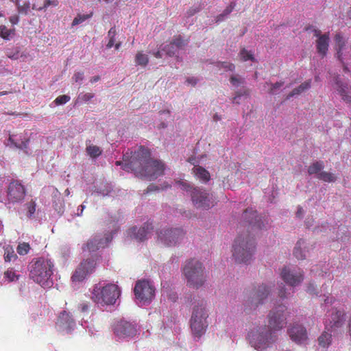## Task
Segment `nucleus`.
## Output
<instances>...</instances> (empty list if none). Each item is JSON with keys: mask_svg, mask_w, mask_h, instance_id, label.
<instances>
[{"mask_svg": "<svg viewBox=\"0 0 351 351\" xmlns=\"http://www.w3.org/2000/svg\"><path fill=\"white\" fill-rule=\"evenodd\" d=\"M123 169L127 171H134L137 176L154 180L163 175L165 164L151 158L149 151L141 146L134 152L131 160L125 164Z\"/></svg>", "mask_w": 351, "mask_h": 351, "instance_id": "nucleus-1", "label": "nucleus"}, {"mask_svg": "<svg viewBox=\"0 0 351 351\" xmlns=\"http://www.w3.org/2000/svg\"><path fill=\"white\" fill-rule=\"evenodd\" d=\"M247 339L250 345L258 351L271 346L276 341V335L265 324L254 325L248 331Z\"/></svg>", "mask_w": 351, "mask_h": 351, "instance_id": "nucleus-2", "label": "nucleus"}, {"mask_svg": "<svg viewBox=\"0 0 351 351\" xmlns=\"http://www.w3.org/2000/svg\"><path fill=\"white\" fill-rule=\"evenodd\" d=\"M182 273L186 280V285L193 289L200 288L206 280L203 264L195 258L186 261L182 268Z\"/></svg>", "mask_w": 351, "mask_h": 351, "instance_id": "nucleus-3", "label": "nucleus"}, {"mask_svg": "<svg viewBox=\"0 0 351 351\" xmlns=\"http://www.w3.org/2000/svg\"><path fill=\"white\" fill-rule=\"evenodd\" d=\"M255 242L248 232L239 234L234 240L232 256L237 263H247L255 251Z\"/></svg>", "mask_w": 351, "mask_h": 351, "instance_id": "nucleus-4", "label": "nucleus"}, {"mask_svg": "<svg viewBox=\"0 0 351 351\" xmlns=\"http://www.w3.org/2000/svg\"><path fill=\"white\" fill-rule=\"evenodd\" d=\"M270 292L271 288L265 284L258 285L245 290L243 301L244 311L250 313L256 310L259 305L264 303Z\"/></svg>", "mask_w": 351, "mask_h": 351, "instance_id": "nucleus-5", "label": "nucleus"}, {"mask_svg": "<svg viewBox=\"0 0 351 351\" xmlns=\"http://www.w3.org/2000/svg\"><path fill=\"white\" fill-rule=\"evenodd\" d=\"M53 263L43 257L38 258L31 263L29 276L41 286L47 285L48 280L53 274Z\"/></svg>", "mask_w": 351, "mask_h": 351, "instance_id": "nucleus-6", "label": "nucleus"}, {"mask_svg": "<svg viewBox=\"0 0 351 351\" xmlns=\"http://www.w3.org/2000/svg\"><path fill=\"white\" fill-rule=\"evenodd\" d=\"M176 184L179 185L182 190L191 192V200L196 207L207 209L214 206L215 200L213 195L206 190L199 187H193L186 181H178Z\"/></svg>", "mask_w": 351, "mask_h": 351, "instance_id": "nucleus-7", "label": "nucleus"}, {"mask_svg": "<svg viewBox=\"0 0 351 351\" xmlns=\"http://www.w3.org/2000/svg\"><path fill=\"white\" fill-rule=\"evenodd\" d=\"M208 314L203 302L198 303L193 308L190 326L195 337L199 339L205 333L208 326Z\"/></svg>", "mask_w": 351, "mask_h": 351, "instance_id": "nucleus-8", "label": "nucleus"}, {"mask_svg": "<svg viewBox=\"0 0 351 351\" xmlns=\"http://www.w3.org/2000/svg\"><path fill=\"white\" fill-rule=\"evenodd\" d=\"M121 291L114 284H108L104 287L95 285L92 291V300L101 304H114L119 298Z\"/></svg>", "mask_w": 351, "mask_h": 351, "instance_id": "nucleus-9", "label": "nucleus"}, {"mask_svg": "<svg viewBox=\"0 0 351 351\" xmlns=\"http://www.w3.org/2000/svg\"><path fill=\"white\" fill-rule=\"evenodd\" d=\"M287 307L280 305L272 309L267 315L268 325L267 326L276 335V332L281 330L287 325Z\"/></svg>", "mask_w": 351, "mask_h": 351, "instance_id": "nucleus-10", "label": "nucleus"}, {"mask_svg": "<svg viewBox=\"0 0 351 351\" xmlns=\"http://www.w3.org/2000/svg\"><path fill=\"white\" fill-rule=\"evenodd\" d=\"M183 230L178 228H164L157 231V241L165 246H173L184 236Z\"/></svg>", "mask_w": 351, "mask_h": 351, "instance_id": "nucleus-11", "label": "nucleus"}, {"mask_svg": "<svg viewBox=\"0 0 351 351\" xmlns=\"http://www.w3.org/2000/svg\"><path fill=\"white\" fill-rule=\"evenodd\" d=\"M136 298L143 304L149 303L154 297L155 289L147 280H139L136 283L134 289Z\"/></svg>", "mask_w": 351, "mask_h": 351, "instance_id": "nucleus-12", "label": "nucleus"}, {"mask_svg": "<svg viewBox=\"0 0 351 351\" xmlns=\"http://www.w3.org/2000/svg\"><path fill=\"white\" fill-rule=\"evenodd\" d=\"M345 321L344 310L333 308L332 312L326 315L324 322L325 328L328 330L335 331L343 326Z\"/></svg>", "mask_w": 351, "mask_h": 351, "instance_id": "nucleus-13", "label": "nucleus"}, {"mask_svg": "<svg viewBox=\"0 0 351 351\" xmlns=\"http://www.w3.org/2000/svg\"><path fill=\"white\" fill-rule=\"evenodd\" d=\"M26 195V191L23 184L18 181L10 183L7 191V199L9 203L21 202Z\"/></svg>", "mask_w": 351, "mask_h": 351, "instance_id": "nucleus-14", "label": "nucleus"}, {"mask_svg": "<svg viewBox=\"0 0 351 351\" xmlns=\"http://www.w3.org/2000/svg\"><path fill=\"white\" fill-rule=\"evenodd\" d=\"M95 265L94 260L88 259L82 262L73 274L72 281L77 282L84 280L88 275L93 272Z\"/></svg>", "mask_w": 351, "mask_h": 351, "instance_id": "nucleus-15", "label": "nucleus"}, {"mask_svg": "<svg viewBox=\"0 0 351 351\" xmlns=\"http://www.w3.org/2000/svg\"><path fill=\"white\" fill-rule=\"evenodd\" d=\"M280 276L287 284L292 287L298 285L304 279L303 272L300 269L291 270L287 267L282 269Z\"/></svg>", "mask_w": 351, "mask_h": 351, "instance_id": "nucleus-16", "label": "nucleus"}, {"mask_svg": "<svg viewBox=\"0 0 351 351\" xmlns=\"http://www.w3.org/2000/svg\"><path fill=\"white\" fill-rule=\"evenodd\" d=\"M114 333L119 337H132L136 334L135 326L126 320H120L114 325Z\"/></svg>", "mask_w": 351, "mask_h": 351, "instance_id": "nucleus-17", "label": "nucleus"}, {"mask_svg": "<svg viewBox=\"0 0 351 351\" xmlns=\"http://www.w3.org/2000/svg\"><path fill=\"white\" fill-rule=\"evenodd\" d=\"M153 229L154 227L152 223L147 221L139 229H137L136 226L129 229L128 234L131 237L139 241H143L147 239L148 235L151 234Z\"/></svg>", "mask_w": 351, "mask_h": 351, "instance_id": "nucleus-18", "label": "nucleus"}, {"mask_svg": "<svg viewBox=\"0 0 351 351\" xmlns=\"http://www.w3.org/2000/svg\"><path fill=\"white\" fill-rule=\"evenodd\" d=\"M314 35L317 37V40L316 41V49L317 53L322 56V57L326 56L329 47V34L326 33L322 35L320 30L315 29Z\"/></svg>", "mask_w": 351, "mask_h": 351, "instance_id": "nucleus-19", "label": "nucleus"}, {"mask_svg": "<svg viewBox=\"0 0 351 351\" xmlns=\"http://www.w3.org/2000/svg\"><path fill=\"white\" fill-rule=\"evenodd\" d=\"M288 333L291 340L298 343H304L308 339L306 330L302 325H293L288 330Z\"/></svg>", "mask_w": 351, "mask_h": 351, "instance_id": "nucleus-20", "label": "nucleus"}, {"mask_svg": "<svg viewBox=\"0 0 351 351\" xmlns=\"http://www.w3.org/2000/svg\"><path fill=\"white\" fill-rule=\"evenodd\" d=\"M56 325L60 329L71 330L75 326V320L69 312L62 311L58 317Z\"/></svg>", "mask_w": 351, "mask_h": 351, "instance_id": "nucleus-21", "label": "nucleus"}, {"mask_svg": "<svg viewBox=\"0 0 351 351\" xmlns=\"http://www.w3.org/2000/svg\"><path fill=\"white\" fill-rule=\"evenodd\" d=\"M112 240V237H106L105 241L99 238L98 236L95 237L93 239H90L86 243V245L83 247L84 251L95 252L100 247H104Z\"/></svg>", "mask_w": 351, "mask_h": 351, "instance_id": "nucleus-22", "label": "nucleus"}, {"mask_svg": "<svg viewBox=\"0 0 351 351\" xmlns=\"http://www.w3.org/2000/svg\"><path fill=\"white\" fill-rule=\"evenodd\" d=\"M243 217L247 220L246 222L249 223L252 229H261L262 226L260 222V219H257L256 211L252 210V208H247L245 210L243 214Z\"/></svg>", "mask_w": 351, "mask_h": 351, "instance_id": "nucleus-23", "label": "nucleus"}, {"mask_svg": "<svg viewBox=\"0 0 351 351\" xmlns=\"http://www.w3.org/2000/svg\"><path fill=\"white\" fill-rule=\"evenodd\" d=\"M335 84L337 90L342 99L347 103L351 102V88L347 84L341 82L339 80V76L335 78Z\"/></svg>", "mask_w": 351, "mask_h": 351, "instance_id": "nucleus-24", "label": "nucleus"}, {"mask_svg": "<svg viewBox=\"0 0 351 351\" xmlns=\"http://www.w3.org/2000/svg\"><path fill=\"white\" fill-rule=\"evenodd\" d=\"M335 50L337 51V58L340 62H343L346 57H343V50L346 48V40L340 34H336L335 36Z\"/></svg>", "mask_w": 351, "mask_h": 351, "instance_id": "nucleus-25", "label": "nucleus"}, {"mask_svg": "<svg viewBox=\"0 0 351 351\" xmlns=\"http://www.w3.org/2000/svg\"><path fill=\"white\" fill-rule=\"evenodd\" d=\"M311 86V80H308L307 81H305L304 82L302 83L300 86L298 87L293 88L291 92H290L287 96V99H289L291 97L298 95L306 90H308Z\"/></svg>", "mask_w": 351, "mask_h": 351, "instance_id": "nucleus-26", "label": "nucleus"}, {"mask_svg": "<svg viewBox=\"0 0 351 351\" xmlns=\"http://www.w3.org/2000/svg\"><path fill=\"white\" fill-rule=\"evenodd\" d=\"M193 171L195 176L204 182H207L210 179V173L204 168L200 166L194 167Z\"/></svg>", "mask_w": 351, "mask_h": 351, "instance_id": "nucleus-27", "label": "nucleus"}, {"mask_svg": "<svg viewBox=\"0 0 351 351\" xmlns=\"http://www.w3.org/2000/svg\"><path fill=\"white\" fill-rule=\"evenodd\" d=\"M302 247L306 248V242L304 240L300 239L293 250V255L298 260H304L306 258V254L302 252Z\"/></svg>", "mask_w": 351, "mask_h": 351, "instance_id": "nucleus-28", "label": "nucleus"}, {"mask_svg": "<svg viewBox=\"0 0 351 351\" xmlns=\"http://www.w3.org/2000/svg\"><path fill=\"white\" fill-rule=\"evenodd\" d=\"M318 344L320 347L324 348H328L332 342L331 333L324 331L317 339Z\"/></svg>", "mask_w": 351, "mask_h": 351, "instance_id": "nucleus-29", "label": "nucleus"}, {"mask_svg": "<svg viewBox=\"0 0 351 351\" xmlns=\"http://www.w3.org/2000/svg\"><path fill=\"white\" fill-rule=\"evenodd\" d=\"M90 142V141H88V143ZM86 151L88 155L93 158L99 157L102 154V150L99 147L94 145H88V141H86Z\"/></svg>", "mask_w": 351, "mask_h": 351, "instance_id": "nucleus-30", "label": "nucleus"}, {"mask_svg": "<svg viewBox=\"0 0 351 351\" xmlns=\"http://www.w3.org/2000/svg\"><path fill=\"white\" fill-rule=\"evenodd\" d=\"M15 35V28L8 29L5 25H0V38L10 40Z\"/></svg>", "mask_w": 351, "mask_h": 351, "instance_id": "nucleus-31", "label": "nucleus"}, {"mask_svg": "<svg viewBox=\"0 0 351 351\" xmlns=\"http://www.w3.org/2000/svg\"><path fill=\"white\" fill-rule=\"evenodd\" d=\"M24 207L26 210L25 216L27 218H33L36 208V202L34 199H31L24 205Z\"/></svg>", "mask_w": 351, "mask_h": 351, "instance_id": "nucleus-32", "label": "nucleus"}, {"mask_svg": "<svg viewBox=\"0 0 351 351\" xmlns=\"http://www.w3.org/2000/svg\"><path fill=\"white\" fill-rule=\"evenodd\" d=\"M93 16V12H90L89 14H77V16L73 20L71 23L72 26H76L80 25L90 19Z\"/></svg>", "mask_w": 351, "mask_h": 351, "instance_id": "nucleus-33", "label": "nucleus"}, {"mask_svg": "<svg viewBox=\"0 0 351 351\" xmlns=\"http://www.w3.org/2000/svg\"><path fill=\"white\" fill-rule=\"evenodd\" d=\"M324 167V165L322 161H316L308 167V173L310 175L317 173L322 169H323Z\"/></svg>", "mask_w": 351, "mask_h": 351, "instance_id": "nucleus-34", "label": "nucleus"}, {"mask_svg": "<svg viewBox=\"0 0 351 351\" xmlns=\"http://www.w3.org/2000/svg\"><path fill=\"white\" fill-rule=\"evenodd\" d=\"M186 45V43L185 40H184L180 36H178L169 43L170 47H175L176 50H179L182 49L185 45Z\"/></svg>", "mask_w": 351, "mask_h": 351, "instance_id": "nucleus-35", "label": "nucleus"}, {"mask_svg": "<svg viewBox=\"0 0 351 351\" xmlns=\"http://www.w3.org/2000/svg\"><path fill=\"white\" fill-rule=\"evenodd\" d=\"M317 178L327 182H333L336 180L335 176L329 172L322 171L317 175Z\"/></svg>", "mask_w": 351, "mask_h": 351, "instance_id": "nucleus-36", "label": "nucleus"}, {"mask_svg": "<svg viewBox=\"0 0 351 351\" xmlns=\"http://www.w3.org/2000/svg\"><path fill=\"white\" fill-rule=\"evenodd\" d=\"M19 277L20 276L17 275L12 268L8 269L4 272V278L9 282L18 280Z\"/></svg>", "mask_w": 351, "mask_h": 351, "instance_id": "nucleus-37", "label": "nucleus"}, {"mask_svg": "<svg viewBox=\"0 0 351 351\" xmlns=\"http://www.w3.org/2000/svg\"><path fill=\"white\" fill-rule=\"evenodd\" d=\"M135 62L136 64L145 66L147 64L149 59L147 55L142 52H138L136 55Z\"/></svg>", "mask_w": 351, "mask_h": 351, "instance_id": "nucleus-38", "label": "nucleus"}, {"mask_svg": "<svg viewBox=\"0 0 351 351\" xmlns=\"http://www.w3.org/2000/svg\"><path fill=\"white\" fill-rule=\"evenodd\" d=\"M239 56L241 59L244 62H246L247 60L255 61V58L252 53L251 51H247L245 48H243L240 51Z\"/></svg>", "mask_w": 351, "mask_h": 351, "instance_id": "nucleus-39", "label": "nucleus"}, {"mask_svg": "<svg viewBox=\"0 0 351 351\" xmlns=\"http://www.w3.org/2000/svg\"><path fill=\"white\" fill-rule=\"evenodd\" d=\"M8 141L9 142H10V143L12 145H13L16 148H19V149H27V145H28V141L29 140H27L25 141H22L21 143L20 144H18L17 143H16L14 141V140L12 138V135H10L9 136V138H8Z\"/></svg>", "mask_w": 351, "mask_h": 351, "instance_id": "nucleus-40", "label": "nucleus"}, {"mask_svg": "<svg viewBox=\"0 0 351 351\" xmlns=\"http://www.w3.org/2000/svg\"><path fill=\"white\" fill-rule=\"evenodd\" d=\"M30 249L29 245L27 243H20L17 248L16 251L18 254L20 255L27 254Z\"/></svg>", "mask_w": 351, "mask_h": 351, "instance_id": "nucleus-41", "label": "nucleus"}, {"mask_svg": "<svg viewBox=\"0 0 351 351\" xmlns=\"http://www.w3.org/2000/svg\"><path fill=\"white\" fill-rule=\"evenodd\" d=\"M133 154H134V152H129V150L128 152H126L123 154V162L122 161H117L115 163L116 165H117V166L122 165V168H123L125 164L128 163L131 160V156ZM123 169L125 170L124 169Z\"/></svg>", "mask_w": 351, "mask_h": 351, "instance_id": "nucleus-42", "label": "nucleus"}, {"mask_svg": "<svg viewBox=\"0 0 351 351\" xmlns=\"http://www.w3.org/2000/svg\"><path fill=\"white\" fill-rule=\"evenodd\" d=\"M217 66L219 69H224L230 71H234L235 69L234 64L229 62H218Z\"/></svg>", "mask_w": 351, "mask_h": 351, "instance_id": "nucleus-43", "label": "nucleus"}, {"mask_svg": "<svg viewBox=\"0 0 351 351\" xmlns=\"http://www.w3.org/2000/svg\"><path fill=\"white\" fill-rule=\"evenodd\" d=\"M17 9L18 12L21 14L27 15L30 10V3L29 2H25L23 5H19L18 3Z\"/></svg>", "mask_w": 351, "mask_h": 351, "instance_id": "nucleus-44", "label": "nucleus"}, {"mask_svg": "<svg viewBox=\"0 0 351 351\" xmlns=\"http://www.w3.org/2000/svg\"><path fill=\"white\" fill-rule=\"evenodd\" d=\"M169 187H170V186L169 184H165L162 186L161 188H160L158 186L155 185V184H150L147 187L145 193H148L152 192V191H158L160 190H165Z\"/></svg>", "mask_w": 351, "mask_h": 351, "instance_id": "nucleus-45", "label": "nucleus"}, {"mask_svg": "<svg viewBox=\"0 0 351 351\" xmlns=\"http://www.w3.org/2000/svg\"><path fill=\"white\" fill-rule=\"evenodd\" d=\"M284 84V82H277L274 84H271V87L269 90V93L271 95L276 94L277 90L280 89Z\"/></svg>", "mask_w": 351, "mask_h": 351, "instance_id": "nucleus-46", "label": "nucleus"}, {"mask_svg": "<svg viewBox=\"0 0 351 351\" xmlns=\"http://www.w3.org/2000/svg\"><path fill=\"white\" fill-rule=\"evenodd\" d=\"M70 97L66 95L58 96L55 100L54 102L56 105H62L64 104L66 102L70 101Z\"/></svg>", "mask_w": 351, "mask_h": 351, "instance_id": "nucleus-47", "label": "nucleus"}, {"mask_svg": "<svg viewBox=\"0 0 351 351\" xmlns=\"http://www.w3.org/2000/svg\"><path fill=\"white\" fill-rule=\"evenodd\" d=\"M59 4L58 0H43L44 10H46L49 7H56Z\"/></svg>", "mask_w": 351, "mask_h": 351, "instance_id": "nucleus-48", "label": "nucleus"}, {"mask_svg": "<svg viewBox=\"0 0 351 351\" xmlns=\"http://www.w3.org/2000/svg\"><path fill=\"white\" fill-rule=\"evenodd\" d=\"M249 95V90H244L243 91L238 90L235 93L234 97L232 98V103L239 104V101L237 99L240 98L243 95Z\"/></svg>", "mask_w": 351, "mask_h": 351, "instance_id": "nucleus-49", "label": "nucleus"}, {"mask_svg": "<svg viewBox=\"0 0 351 351\" xmlns=\"http://www.w3.org/2000/svg\"><path fill=\"white\" fill-rule=\"evenodd\" d=\"M16 255L14 254V252L11 250H6L4 254V259L6 262H10L12 258H16Z\"/></svg>", "mask_w": 351, "mask_h": 351, "instance_id": "nucleus-50", "label": "nucleus"}, {"mask_svg": "<svg viewBox=\"0 0 351 351\" xmlns=\"http://www.w3.org/2000/svg\"><path fill=\"white\" fill-rule=\"evenodd\" d=\"M230 83L235 86H239L241 84H243L244 82V80L241 79L240 77H238L236 75H232L230 77Z\"/></svg>", "mask_w": 351, "mask_h": 351, "instance_id": "nucleus-51", "label": "nucleus"}, {"mask_svg": "<svg viewBox=\"0 0 351 351\" xmlns=\"http://www.w3.org/2000/svg\"><path fill=\"white\" fill-rule=\"evenodd\" d=\"M169 56H173L178 52L175 47H170L169 44L165 46L162 49Z\"/></svg>", "mask_w": 351, "mask_h": 351, "instance_id": "nucleus-52", "label": "nucleus"}, {"mask_svg": "<svg viewBox=\"0 0 351 351\" xmlns=\"http://www.w3.org/2000/svg\"><path fill=\"white\" fill-rule=\"evenodd\" d=\"M32 9L37 11L44 10L43 0H36L32 5Z\"/></svg>", "mask_w": 351, "mask_h": 351, "instance_id": "nucleus-53", "label": "nucleus"}, {"mask_svg": "<svg viewBox=\"0 0 351 351\" xmlns=\"http://www.w3.org/2000/svg\"><path fill=\"white\" fill-rule=\"evenodd\" d=\"M72 79L76 83L82 82V80H84V72H75L73 74Z\"/></svg>", "mask_w": 351, "mask_h": 351, "instance_id": "nucleus-54", "label": "nucleus"}, {"mask_svg": "<svg viewBox=\"0 0 351 351\" xmlns=\"http://www.w3.org/2000/svg\"><path fill=\"white\" fill-rule=\"evenodd\" d=\"M114 41H115V37H109V41L106 45L107 47L111 48L113 46H114L116 49H119L121 46V43L119 42V43L114 44Z\"/></svg>", "mask_w": 351, "mask_h": 351, "instance_id": "nucleus-55", "label": "nucleus"}, {"mask_svg": "<svg viewBox=\"0 0 351 351\" xmlns=\"http://www.w3.org/2000/svg\"><path fill=\"white\" fill-rule=\"evenodd\" d=\"M94 97V94L90 93H87L85 94L80 95L78 99H81L83 101H88Z\"/></svg>", "mask_w": 351, "mask_h": 351, "instance_id": "nucleus-56", "label": "nucleus"}, {"mask_svg": "<svg viewBox=\"0 0 351 351\" xmlns=\"http://www.w3.org/2000/svg\"><path fill=\"white\" fill-rule=\"evenodd\" d=\"M236 4L234 2H231L229 5H228L225 10L223 11V14L227 16L228 14H230L232 10H234Z\"/></svg>", "mask_w": 351, "mask_h": 351, "instance_id": "nucleus-57", "label": "nucleus"}, {"mask_svg": "<svg viewBox=\"0 0 351 351\" xmlns=\"http://www.w3.org/2000/svg\"><path fill=\"white\" fill-rule=\"evenodd\" d=\"M306 291L310 294H312V295L315 294L317 296L319 295V294H318L319 293L316 291V289H315V287L313 283L308 284L307 289H306Z\"/></svg>", "mask_w": 351, "mask_h": 351, "instance_id": "nucleus-58", "label": "nucleus"}, {"mask_svg": "<svg viewBox=\"0 0 351 351\" xmlns=\"http://www.w3.org/2000/svg\"><path fill=\"white\" fill-rule=\"evenodd\" d=\"M324 302L325 304H330L332 305L335 301V298L332 296L331 295H324Z\"/></svg>", "mask_w": 351, "mask_h": 351, "instance_id": "nucleus-59", "label": "nucleus"}, {"mask_svg": "<svg viewBox=\"0 0 351 351\" xmlns=\"http://www.w3.org/2000/svg\"><path fill=\"white\" fill-rule=\"evenodd\" d=\"M10 22L14 25H16L19 21V17L18 15L11 16L9 19Z\"/></svg>", "mask_w": 351, "mask_h": 351, "instance_id": "nucleus-60", "label": "nucleus"}, {"mask_svg": "<svg viewBox=\"0 0 351 351\" xmlns=\"http://www.w3.org/2000/svg\"><path fill=\"white\" fill-rule=\"evenodd\" d=\"M199 11V9L198 8H191L187 11V14L189 16H191Z\"/></svg>", "mask_w": 351, "mask_h": 351, "instance_id": "nucleus-61", "label": "nucleus"}, {"mask_svg": "<svg viewBox=\"0 0 351 351\" xmlns=\"http://www.w3.org/2000/svg\"><path fill=\"white\" fill-rule=\"evenodd\" d=\"M117 34V31L114 27H111L108 32V36L109 37H115Z\"/></svg>", "mask_w": 351, "mask_h": 351, "instance_id": "nucleus-62", "label": "nucleus"}, {"mask_svg": "<svg viewBox=\"0 0 351 351\" xmlns=\"http://www.w3.org/2000/svg\"><path fill=\"white\" fill-rule=\"evenodd\" d=\"M225 17H226L223 13L217 15L215 17V21L216 23L221 22L224 20Z\"/></svg>", "mask_w": 351, "mask_h": 351, "instance_id": "nucleus-63", "label": "nucleus"}, {"mask_svg": "<svg viewBox=\"0 0 351 351\" xmlns=\"http://www.w3.org/2000/svg\"><path fill=\"white\" fill-rule=\"evenodd\" d=\"M343 57L347 58L345 59V62L348 60L351 59V53L349 51H346V49L343 50Z\"/></svg>", "mask_w": 351, "mask_h": 351, "instance_id": "nucleus-64", "label": "nucleus"}]
</instances>
